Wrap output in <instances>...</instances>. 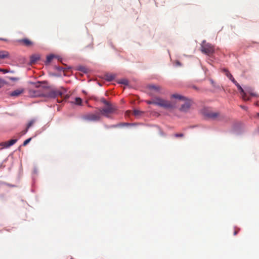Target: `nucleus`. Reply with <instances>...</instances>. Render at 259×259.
<instances>
[{"label":"nucleus","mask_w":259,"mask_h":259,"mask_svg":"<svg viewBox=\"0 0 259 259\" xmlns=\"http://www.w3.org/2000/svg\"><path fill=\"white\" fill-rule=\"evenodd\" d=\"M9 79L10 80H13V81H16V80H18L17 78H16V77H9Z\"/></svg>","instance_id":"32"},{"label":"nucleus","mask_w":259,"mask_h":259,"mask_svg":"<svg viewBox=\"0 0 259 259\" xmlns=\"http://www.w3.org/2000/svg\"><path fill=\"white\" fill-rule=\"evenodd\" d=\"M148 89L150 91V94L160 93L161 88L160 86L150 84L148 86Z\"/></svg>","instance_id":"8"},{"label":"nucleus","mask_w":259,"mask_h":259,"mask_svg":"<svg viewBox=\"0 0 259 259\" xmlns=\"http://www.w3.org/2000/svg\"><path fill=\"white\" fill-rule=\"evenodd\" d=\"M205 115L209 118L216 119L220 117V114L218 112L208 111L206 113Z\"/></svg>","instance_id":"9"},{"label":"nucleus","mask_w":259,"mask_h":259,"mask_svg":"<svg viewBox=\"0 0 259 259\" xmlns=\"http://www.w3.org/2000/svg\"><path fill=\"white\" fill-rule=\"evenodd\" d=\"M83 118L87 120L91 121H99L100 119V115L99 113L96 114H88L84 116Z\"/></svg>","instance_id":"7"},{"label":"nucleus","mask_w":259,"mask_h":259,"mask_svg":"<svg viewBox=\"0 0 259 259\" xmlns=\"http://www.w3.org/2000/svg\"><path fill=\"white\" fill-rule=\"evenodd\" d=\"M41 82L38 81L37 82H31L33 88H36V90L30 89L29 90V95L32 97H37L41 96L42 94L39 89L40 87Z\"/></svg>","instance_id":"3"},{"label":"nucleus","mask_w":259,"mask_h":259,"mask_svg":"<svg viewBox=\"0 0 259 259\" xmlns=\"http://www.w3.org/2000/svg\"><path fill=\"white\" fill-rule=\"evenodd\" d=\"M0 145L2 146L4 148H8L9 147V146H8V141L2 142L0 143Z\"/></svg>","instance_id":"23"},{"label":"nucleus","mask_w":259,"mask_h":259,"mask_svg":"<svg viewBox=\"0 0 259 259\" xmlns=\"http://www.w3.org/2000/svg\"><path fill=\"white\" fill-rule=\"evenodd\" d=\"M143 112L138 110H134L133 111V114L136 116H139L143 114Z\"/></svg>","instance_id":"17"},{"label":"nucleus","mask_w":259,"mask_h":259,"mask_svg":"<svg viewBox=\"0 0 259 259\" xmlns=\"http://www.w3.org/2000/svg\"><path fill=\"white\" fill-rule=\"evenodd\" d=\"M201 51L208 56H211L214 52V47L210 44L203 40L201 44Z\"/></svg>","instance_id":"2"},{"label":"nucleus","mask_w":259,"mask_h":259,"mask_svg":"<svg viewBox=\"0 0 259 259\" xmlns=\"http://www.w3.org/2000/svg\"><path fill=\"white\" fill-rule=\"evenodd\" d=\"M28 129L26 127V129L21 132V134L22 135H25L28 131Z\"/></svg>","instance_id":"31"},{"label":"nucleus","mask_w":259,"mask_h":259,"mask_svg":"<svg viewBox=\"0 0 259 259\" xmlns=\"http://www.w3.org/2000/svg\"><path fill=\"white\" fill-rule=\"evenodd\" d=\"M3 183H4V184H5V185H6L7 186H9V187H14V185H11V184H9L5 183H4V182H3Z\"/></svg>","instance_id":"33"},{"label":"nucleus","mask_w":259,"mask_h":259,"mask_svg":"<svg viewBox=\"0 0 259 259\" xmlns=\"http://www.w3.org/2000/svg\"><path fill=\"white\" fill-rule=\"evenodd\" d=\"M147 103L148 104H154L155 105V99H152L151 100H150V101H147Z\"/></svg>","instance_id":"30"},{"label":"nucleus","mask_w":259,"mask_h":259,"mask_svg":"<svg viewBox=\"0 0 259 259\" xmlns=\"http://www.w3.org/2000/svg\"><path fill=\"white\" fill-rule=\"evenodd\" d=\"M230 76L228 77V78L234 83H236V81L235 80V79L234 78V77H233L232 75L231 74V75H229Z\"/></svg>","instance_id":"28"},{"label":"nucleus","mask_w":259,"mask_h":259,"mask_svg":"<svg viewBox=\"0 0 259 259\" xmlns=\"http://www.w3.org/2000/svg\"><path fill=\"white\" fill-rule=\"evenodd\" d=\"M39 60V57L37 55H33L30 57V62L32 64L35 63Z\"/></svg>","instance_id":"15"},{"label":"nucleus","mask_w":259,"mask_h":259,"mask_svg":"<svg viewBox=\"0 0 259 259\" xmlns=\"http://www.w3.org/2000/svg\"><path fill=\"white\" fill-rule=\"evenodd\" d=\"M70 259H73L72 257H71Z\"/></svg>","instance_id":"41"},{"label":"nucleus","mask_w":259,"mask_h":259,"mask_svg":"<svg viewBox=\"0 0 259 259\" xmlns=\"http://www.w3.org/2000/svg\"><path fill=\"white\" fill-rule=\"evenodd\" d=\"M175 137L176 138H182L184 137V134L182 133L180 134H175L174 135Z\"/></svg>","instance_id":"27"},{"label":"nucleus","mask_w":259,"mask_h":259,"mask_svg":"<svg viewBox=\"0 0 259 259\" xmlns=\"http://www.w3.org/2000/svg\"><path fill=\"white\" fill-rule=\"evenodd\" d=\"M17 139H12L9 141H8V146H9V147H10L11 146L13 145L14 144H15L17 142Z\"/></svg>","instance_id":"20"},{"label":"nucleus","mask_w":259,"mask_h":259,"mask_svg":"<svg viewBox=\"0 0 259 259\" xmlns=\"http://www.w3.org/2000/svg\"><path fill=\"white\" fill-rule=\"evenodd\" d=\"M172 97L175 99H178L180 100L185 101L186 100V98L182 95L179 94H173L172 95Z\"/></svg>","instance_id":"16"},{"label":"nucleus","mask_w":259,"mask_h":259,"mask_svg":"<svg viewBox=\"0 0 259 259\" xmlns=\"http://www.w3.org/2000/svg\"><path fill=\"white\" fill-rule=\"evenodd\" d=\"M32 138H30L27 140H26L23 143V145L24 146H26L29 142L31 140Z\"/></svg>","instance_id":"26"},{"label":"nucleus","mask_w":259,"mask_h":259,"mask_svg":"<svg viewBox=\"0 0 259 259\" xmlns=\"http://www.w3.org/2000/svg\"><path fill=\"white\" fill-rule=\"evenodd\" d=\"M0 40H3V41H7L8 40L6 38H0Z\"/></svg>","instance_id":"34"},{"label":"nucleus","mask_w":259,"mask_h":259,"mask_svg":"<svg viewBox=\"0 0 259 259\" xmlns=\"http://www.w3.org/2000/svg\"><path fill=\"white\" fill-rule=\"evenodd\" d=\"M2 82H3V80L0 78V83H2Z\"/></svg>","instance_id":"37"},{"label":"nucleus","mask_w":259,"mask_h":259,"mask_svg":"<svg viewBox=\"0 0 259 259\" xmlns=\"http://www.w3.org/2000/svg\"><path fill=\"white\" fill-rule=\"evenodd\" d=\"M257 116L259 117V113H257Z\"/></svg>","instance_id":"40"},{"label":"nucleus","mask_w":259,"mask_h":259,"mask_svg":"<svg viewBox=\"0 0 259 259\" xmlns=\"http://www.w3.org/2000/svg\"><path fill=\"white\" fill-rule=\"evenodd\" d=\"M2 184H4V183L3 182H0V186L2 185Z\"/></svg>","instance_id":"38"},{"label":"nucleus","mask_w":259,"mask_h":259,"mask_svg":"<svg viewBox=\"0 0 259 259\" xmlns=\"http://www.w3.org/2000/svg\"><path fill=\"white\" fill-rule=\"evenodd\" d=\"M222 71L225 73L226 75L228 77L230 76L229 75L231 74L229 72V71L226 69H223Z\"/></svg>","instance_id":"25"},{"label":"nucleus","mask_w":259,"mask_h":259,"mask_svg":"<svg viewBox=\"0 0 259 259\" xmlns=\"http://www.w3.org/2000/svg\"><path fill=\"white\" fill-rule=\"evenodd\" d=\"M67 91L64 89L61 88L60 90H52L49 93V96L52 98H56L60 97L61 100L57 99V102L61 103L63 100L66 99L68 98V96L66 94Z\"/></svg>","instance_id":"1"},{"label":"nucleus","mask_w":259,"mask_h":259,"mask_svg":"<svg viewBox=\"0 0 259 259\" xmlns=\"http://www.w3.org/2000/svg\"><path fill=\"white\" fill-rule=\"evenodd\" d=\"M24 91L23 89H17L10 93V96L13 97H18L20 94H22Z\"/></svg>","instance_id":"13"},{"label":"nucleus","mask_w":259,"mask_h":259,"mask_svg":"<svg viewBox=\"0 0 259 259\" xmlns=\"http://www.w3.org/2000/svg\"><path fill=\"white\" fill-rule=\"evenodd\" d=\"M237 234V231H234V234L235 235Z\"/></svg>","instance_id":"35"},{"label":"nucleus","mask_w":259,"mask_h":259,"mask_svg":"<svg viewBox=\"0 0 259 259\" xmlns=\"http://www.w3.org/2000/svg\"><path fill=\"white\" fill-rule=\"evenodd\" d=\"M100 101L103 103V104H104L106 106V105H109V104L110 103V102H109L108 101H106L104 98H102L101 100H100Z\"/></svg>","instance_id":"24"},{"label":"nucleus","mask_w":259,"mask_h":259,"mask_svg":"<svg viewBox=\"0 0 259 259\" xmlns=\"http://www.w3.org/2000/svg\"><path fill=\"white\" fill-rule=\"evenodd\" d=\"M0 71L2 72L3 73H6L10 72V71L7 70V69H1V68H0ZM12 72L13 71H11V72Z\"/></svg>","instance_id":"29"},{"label":"nucleus","mask_w":259,"mask_h":259,"mask_svg":"<svg viewBox=\"0 0 259 259\" xmlns=\"http://www.w3.org/2000/svg\"><path fill=\"white\" fill-rule=\"evenodd\" d=\"M155 105L162 107L166 109H171L174 107L170 102L164 100L160 98H155Z\"/></svg>","instance_id":"4"},{"label":"nucleus","mask_w":259,"mask_h":259,"mask_svg":"<svg viewBox=\"0 0 259 259\" xmlns=\"http://www.w3.org/2000/svg\"><path fill=\"white\" fill-rule=\"evenodd\" d=\"M35 122V119L31 120L27 125L26 127L27 128V129H29V128H30L31 126H32Z\"/></svg>","instance_id":"19"},{"label":"nucleus","mask_w":259,"mask_h":259,"mask_svg":"<svg viewBox=\"0 0 259 259\" xmlns=\"http://www.w3.org/2000/svg\"><path fill=\"white\" fill-rule=\"evenodd\" d=\"M191 106V102L190 100H187L186 102L183 104L180 108L182 111H187Z\"/></svg>","instance_id":"11"},{"label":"nucleus","mask_w":259,"mask_h":259,"mask_svg":"<svg viewBox=\"0 0 259 259\" xmlns=\"http://www.w3.org/2000/svg\"><path fill=\"white\" fill-rule=\"evenodd\" d=\"M116 110L117 108L115 105L109 103V105H106V107L102 108L100 110V112L102 114L108 117L109 114L114 113Z\"/></svg>","instance_id":"6"},{"label":"nucleus","mask_w":259,"mask_h":259,"mask_svg":"<svg viewBox=\"0 0 259 259\" xmlns=\"http://www.w3.org/2000/svg\"><path fill=\"white\" fill-rule=\"evenodd\" d=\"M82 103V100L80 98H76L75 99V104L78 105H80Z\"/></svg>","instance_id":"18"},{"label":"nucleus","mask_w":259,"mask_h":259,"mask_svg":"<svg viewBox=\"0 0 259 259\" xmlns=\"http://www.w3.org/2000/svg\"><path fill=\"white\" fill-rule=\"evenodd\" d=\"M193 88L194 89H196V90L197 89V88H196V87H194V86Z\"/></svg>","instance_id":"39"},{"label":"nucleus","mask_w":259,"mask_h":259,"mask_svg":"<svg viewBox=\"0 0 259 259\" xmlns=\"http://www.w3.org/2000/svg\"><path fill=\"white\" fill-rule=\"evenodd\" d=\"M54 58H55V56L53 55L48 56L47 58V62L48 63L51 62V61L53 60Z\"/></svg>","instance_id":"22"},{"label":"nucleus","mask_w":259,"mask_h":259,"mask_svg":"<svg viewBox=\"0 0 259 259\" xmlns=\"http://www.w3.org/2000/svg\"><path fill=\"white\" fill-rule=\"evenodd\" d=\"M18 41L27 47L31 46L33 44L32 42L27 38L19 39Z\"/></svg>","instance_id":"12"},{"label":"nucleus","mask_w":259,"mask_h":259,"mask_svg":"<svg viewBox=\"0 0 259 259\" xmlns=\"http://www.w3.org/2000/svg\"><path fill=\"white\" fill-rule=\"evenodd\" d=\"M80 70H81V71H82L85 72V70H84V68H82V69H80Z\"/></svg>","instance_id":"36"},{"label":"nucleus","mask_w":259,"mask_h":259,"mask_svg":"<svg viewBox=\"0 0 259 259\" xmlns=\"http://www.w3.org/2000/svg\"><path fill=\"white\" fill-rule=\"evenodd\" d=\"M9 57V53L6 51H0V60L5 59Z\"/></svg>","instance_id":"14"},{"label":"nucleus","mask_w":259,"mask_h":259,"mask_svg":"<svg viewBox=\"0 0 259 259\" xmlns=\"http://www.w3.org/2000/svg\"><path fill=\"white\" fill-rule=\"evenodd\" d=\"M234 84L237 86L238 89L240 91L242 95V99L244 100H248L249 99V98L247 97L246 93L244 92L243 89L240 85V84L237 82H236V83Z\"/></svg>","instance_id":"10"},{"label":"nucleus","mask_w":259,"mask_h":259,"mask_svg":"<svg viewBox=\"0 0 259 259\" xmlns=\"http://www.w3.org/2000/svg\"><path fill=\"white\" fill-rule=\"evenodd\" d=\"M155 105L162 107L166 109H171L174 107L170 102L164 100L160 98H155Z\"/></svg>","instance_id":"5"},{"label":"nucleus","mask_w":259,"mask_h":259,"mask_svg":"<svg viewBox=\"0 0 259 259\" xmlns=\"http://www.w3.org/2000/svg\"><path fill=\"white\" fill-rule=\"evenodd\" d=\"M106 79L108 81H111L114 79V76L111 74H108L106 76Z\"/></svg>","instance_id":"21"}]
</instances>
